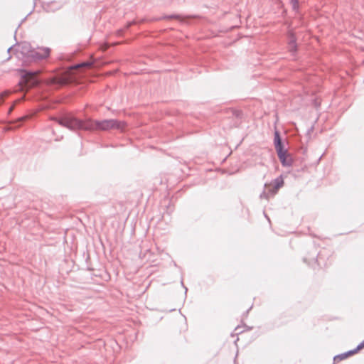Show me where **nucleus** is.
Segmentation results:
<instances>
[{
  "instance_id": "f257e3e1",
  "label": "nucleus",
  "mask_w": 364,
  "mask_h": 364,
  "mask_svg": "<svg viewBox=\"0 0 364 364\" xmlns=\"http://www.w3.org/2000/svg\"><path fill=\"white\" fill-rule=\"evenodd\" d=\"M53 119L60 125L68 128L70 130L85 129L90 131H107L109 129H118L123 131L126 126L124 122L116 119H105L102 121L87 119L82 121L70 114H66L61 117H54Z\"/></svg>"
},
{
  "instance_id": "f03ea898",
  "label": "nucleus",
  "mask_w": 364,
  "mask_h": 364,
  "mask_svg": "<svg viewBox=\"0 0 364 364\" xmlns=\"http://www.w3.org/2000/svg\"><path fill=\"white\" fill-rule=\"evenodd\" d=\"M274 145L282 166L288 167L291 166L293 159L288 153L287 149L284 148L279 132L277 130H275L274 134Z\"/></svg>"
},
{
  "instance_id": "7ed1b4c3",
  "label": "nucleus",
  "mask_w": 364,
  "mask_h": 364,
  "mask_svg": "<svg viewBox=\"0 0 364 364\" xmlns=\"http://www.w3.org/2000/svg\"><path fill=\"white\" fill-rule=\"evenodd\" d=\"M41 71L39 70H21V74L23 80L28 85V86L33 87L38 85L40 83V79L38 78V75Z\"/></svg>"
},
{
  "instance_id": "20e7f679",
  "label": "nucleus",
  "mask_w": 364,
  "mask_h": 364,
  "mask_svg": "<svg viewBox=\"0 0 364 364\" xmlns=\"http://www.w3.org/2000/svg\"><path fill=\"white\" fill-rule=\"evenodd\" d=\"M50 53V49L47 47H41L37 49H33L29 53L28 60L38 62L47 58Z\"/></svg>"
},
{
  "instance_id": "39448f33",
  "label": "nucleus",
  "mask_w": 364,
  "mask_h": 364,
  "mask_svg": "<svg viewBox=\"0 0 364 364\" xmlns=\"http://www.w3.org/2000/svg\"><path fill=\"white\" fill-rule=\"evenodd\" d=\"M196 17V16H181L178 14H173L164 16L161 19H177L182 23L188 24L189 19L194 18Z\"/></svg>"
},
{
  "instance_id": "423d86ee",
  "label": "nucleus",
  "mask_w": 364,
  "mask_h": 364,
  "mask_svg": "<svg viewBox=\"0 0 364 364\" xmlns=\"http://www.w3.org/2000/svg\"><path fill=\"white\" fill-rule=\"evenodd\" d=\"M288 38V49L291 53L294 54L297 50L296 38L291 31L289 32Z\"/></svg>"
},
{
  "instance_id": "0eeeda50",
  "label": "nucleus",
  "mask_w": 364,
  "mask_h": 364,
  "mask_svg": "<svg viewBox=\"0 0 364 364\" xmlns=\"http://www.w3.org/2000/svg\"><path fill=\"white\" fill-rule=\"evenodd\" d=\"M283 185L284 180L282 176H279L272 181L271 186H272L273 188L272 189H270L269 191L272 193V194H275L277 191L283 186Z\"/></svg>"
},
{
  "instance_id": "6e6552de",
  "label": "nucleus",
  "mask_w": 364,
  "mask_h": 364,
  "mask_svg": "<svg viewBox=\"0 0 364 364\" xmlns=\"http://www.w3.org/2000/svg\"><path fill=\"white\" fill-rule=\"evenodd\" d=\"M21 53L24 55L27 59L29 58V53L33 50V48H31V45L28 43H23L21 46Z\"/></svg>"
},
{
  "instance_id": "1a4fd4ad",
  "label": "nucleus",
  "mask_w": 364,
  "mask_h": 364,
  "mask_svg": "<svg viewBox=\"0 0 364 364\" xmlns=\"http://www.w3.org/2000/svg\"><path fill=\"white\" fill-rule=\"evenodd\" d=\"M353 354H355V352L353 350H351L348 352L335 355L333 358V360H334V361L343 360L347 358L348 356L352 355Z\"/></svg>"
},
{
  "instance_id": "9d476101",
  "label": "nucleus",
  "mask_w": 364,
  "mask_h": 364,
  "mask_svg": "<svg viewBox=\"0 0 364 364\" xmlns=\"http://www.w3.org/2000/svg\"><path fill=\"white\" fill-rule=\"evenodd\" d=\"M56 81H57L56 84L58 86H62V85H65L68 82V79L66 77H60V78L56 80Z\"/></svg>"
},
{
  "instance_id": "9b49d317",
  "label": "nucleus",
  "mask_w": 364,
  "mask_h": 364,
  "mask_svg": "<svg viewBox=\"0 0 364 364\" xmlns=\"http://www.w3.org/2000/svg\"><path fill=\"white\" fill-rule=\"evenodd\" d=\"M304 262L307 263L309 265H311L312 267H314V264H316L318 260L317 259H315L314 258L312 259L311 262H307V259L306 258H304Z\"/></svg>"
},
{
  "instance_id": "f8f14e48",
  "label": "nucleus",
  "mask_w": 364,
  "mask_h": 364,
  "mask_svg": "<svg viewBox=\"0 0 364 364\" xmlns=\"http://www.w3.org/2000/svg\"><path fill=\"white\" fill-rule=\"evenodd\" d=\"M364 348V340L355 348L353 349L355 353L360 350Z\"/></svg>"
},
{
  "instance_id": "ddd939ff",
  "label": "nucleus",
  "mask_w": 364,
  "mask_h": 364,
  "mask_svg": "<svg viewBox=\"0 0 364 364\" xmlns=\"http://www.w3.org/2000/svg\"><path fill=\"white\" fill-rule=\"evenodd\" d=\"M91 65H92V63H91L85 62V63H83L79 64V65H77V67H86V68H90V67H91Z\"/></svg>"
},
{
  "instance_id": "4468645a",
  "label": "nucleus",
  "mask_w": 364,
  "mask_h": 364,
  "mask_svg": "<svg viewBox=\"0 0 364 364\" xmlns=\"http://www.w3.org/2000/svg\"><path fill=\"white\" fill-rule=\"evenodd\" d=\"M9 95V92H4L1 95H0V104H1L4 102V97H6Z\"/></svg>"
},
{
  "instance_id": "2eb2a0df",
  "label": "nucleus",
  "mask_w": 364,
  "mask_h": 364,
  "mask_svg": "<svg viewBox=\"0 0 364 364\" xmlns=\"http://www.w3.org/2000/svg\"><path fill=\"white\" fill-rule=\"evenodd\" d=\"M294 9L298 7V0H291Z\"/></svg>"
},
{
  "instance_id": "dca6fc26",
  "label": "nucleus",
  "mask_w": 364,
  "mask_h": 364,
  "mask_svg": "<svg viewBox=\"0 0 364 364\" xmlns=\"http://www.w3.org/2000/svg\"><path fill=\"white\" fill-rule=\"evenodd\" d=\"M27 118V117H21L18 119V122H23Z\"/></svg>"
},
{
  "instance_id": "f3484780",
  "label": "nucleus",
  "mask_w": 364,
  "mask_h": 364,
  "mask_svg": "<svg viewBox=\"0 0 364 364\" xmlns=\"http://www.w3.org/2000/svg\"><path fill=\"white\" fill-rule=\"evenodd\" d=\"M260 197H261V198H263V197H264V198H267V193H266L265 192H263V193L261 194Z\"/></svg>"
},
{
  "instance_id": "a211bd4d",
  "label": "nucleus",
  "mask_w": 364,
  "mask_h": 364,
  "mask_svg": "<svg viewBox=\"0 0 364 364\" xmlns=\"http://www.w3.org/2000/svg\"><path fill=\"white\" fill-rule=\"evenodd\" d=\"M135 23L134 21H132V22H129L128 23L127 26V28H128L129 27H130L132 24Z\"/></svg>"
},
{
  "instance_id": "6ab92c4d",
  "label": "nucleus",
  "mask_w": 364,
  "mask_h": 364,
  "mask_svg": "<svg viewBox=\"0 0 364 364\" xmlns=\"http://www.w3.org/2000/svg\"><path fill=\"white\" fill-rule=\"evenodd\" d=\"M12 49V47L8 48V52H9Z\"/></svg>"
},
{
  "instance_id": "aec40b11",
  "label": "nucleus",
  "mask_w": 364,
  "mask_h": 364,
  "mask_svg": "<svg viewBox=\"0 0 364 364\" xmlns=\"http://www.w3.org/2000/svg\"><path fill=\"white\" fill-rule=\"evenodd\" d=\"M118 32H119V33H122V30H119V31H118Z\"/></svg>"
},
{
  "instance_id": "412c9836",
  "label": "nucleus",
  "mask_w": 364,
  "mask_h": 364,
  "mask_svg": "<svg viewBox=\"0 0 364 364\" xmlns=\"http://www.w3.org/2000/svg\"><path fill=\"white\" fill-rule=\"evenodd\" d=\"M12 109L13 107H11L10 109H9V112H11L12 111Z\"/></svg>"
}]
</instances>
